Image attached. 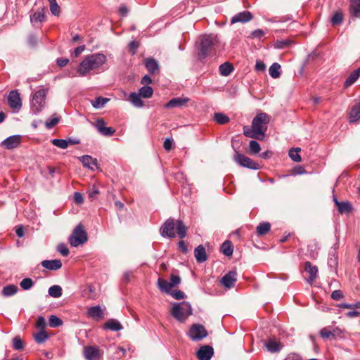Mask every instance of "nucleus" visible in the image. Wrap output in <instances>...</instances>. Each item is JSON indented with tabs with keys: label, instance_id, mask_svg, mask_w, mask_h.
Returning <instances> with one entry per match:
<instances>
[{
	"label": "nucleus",
	"instance_id": "1",
	"mask_svg": "<svg viewBox=\"0 0 360 360\" xmlns=\"http://www.w3.org/2000/svg\"><path fill=\"white\" fill-rule=\"evenodd\" d=\"M269 122L270 117L266 113H258L253 118L251 127H243V134L249 138L263 141L267 130V124Z\"/></svg>",
	"mask_w": 360,
	"mask_h": 360
},
{
	"label": "nucleus",
	"instance_id": "2",
	"mask_svg": "<svg viewBox=\"0 0 360 360\" xmlns=\"http://www.w3.org/2000/svg\"><path fill=\"white\" fill-rule=\"evenodd\" d=\"M106 62V56L103 53H94L86 56L79 65L77 72L84 77L91 71L98 70Z\"/></svg>",
	"mask_w": 360,
	"mask_h": 360
},
{
	"label": "nucleus",
	"instance_id": "3",
	"mask_svg": "<svg viewBox=\"0 0 360 360\" xmlns=\"http://www.w3.org/2000/svg\"><path fill=\"white\" fill-rule=\"evenodd\" d=\"M175 231H176V234L180 238H184L186 236L188 228L181 220L169 218L160 229V235L165 238H175Z\"/></svg>",
	"mask_w": 360,
	"mask_h": 360
},
{
	"label": "nucleus",
	"instance_id": "4",
	"mask_svg": "<svg viewBox=\"0 0 360 360\" xmlns=\"http://www.w3.org/2000/svg\"><path fill=\"white\" fill-rule=\"evenodd\" d=\"M219 46L220 41L217 35L210 34L201 36L198 53L199 60H203L207 56L214 54Z\"/></svg>",
	"mask_w": 360,
	"mask_h": 360
},
{
	"label": "nucleus",
	"instance_id": "5",
	"mask_svg": "<svg viewBox=\"0 0 360 360\" xmlns=\"http://www.w3.org/2000/svg\"><path fill=\"white\" fill-rule=\"evenodd\" d=\"M172 315L180 322H184L192 314L191 306L188 302L175 303L171 311Z\"/></svg>",
	"mask_w": 360,
	"mask_h": 360
},
{
	"label": "nucleus",
	"instance_id": "6",
	"mask_svg": "<svg viewBox=\"0 0 360 360\" xmlns=\"http://www.w3.org/2000/svg\"><path fill=\"white\" fill-rule=\"evenodd\" d=\"M87 234L82 224H78L69 238V243L72 247H77L87 241Z\"/></svg>",
	"mask_w": 360,
	"mask_h": 360
},
{
	"label": "nucleus",
	"instance_id": "7",
	"mask_svg": "<svg viewBox=\"0 0 360 360\" xmlns=\"http://www.w3.org/2000/svg\"><path fill=\"white\" fill-rule=\"evenodd\" d=\"M46 94L47 89H40L34 94L31 105L32 110L34 113L39 112L44 107Z\"/></svg>",
	"mask_w": 360,
	"mask_h": 360
},
{
	"label": "nucleus",
	"instance_id": "8",
	"mask_svg": "<svg viewBox=\"0 0 360 360\" xmlns=\"http://www.w3.org/2000/svg\"><path fill=\"white\" fill-rule=\"evenodd\" d=\"M234 160L239 165L248 169L257 170L260 168L259 165L257 162L243 154L240 153L238 151H235Z\"/></svg>",
	"mask_w": 360,
	"mask_h": 360
},
{
	"label": "nucleus",
	"instance_id": "9",
	"mask_svg": "<svg viewBox=\"0 0 360 360\" xmlns=\"http://www.w3.org/2000/svg\"><path fill=\"white\" fill-rule=\"evenodd\" d=\"M103 354V351L97 346L84 347L83 355L86 360H101Z\"/></svg>",
	"mask_w": 360,
	"mask_h": 360
},
{
	"label": "nucleus",
	"instance_id": "10",
	"mask_svg": "<svg viewBox=\"0 0 360 360\" xmlns=\"http://www.w3.org/2000/svg\"><path fill=\"white\" fill-rule=\"evenodd\" d=\"M188 336L193 341H199L207 336V332L202 325L193 324L188 331Z\"/></svg>",
	"mask_w": 360,
	"mask_h": 360
},
{
	"label": "nucleus",
	"instance_id": "11",
	"mask_svg": "<svg viewBox=\"0 0 360 360\" xmlns=\"http://www.w3.org/2000/svg\"><path fill=\"white\" fill-rule=\"evenodd\" d=\"M9 106L15 111H19L22 107V101L20 94L17 90H13L9 93L8 97Z\"/></svg>",
	"mask_w": 360,
	"mask_h": 360
},
{
	"label": "nucleus",
	"instance_id": "12",
	"mask_svg": "<svg viewBox=\"0 0 360 360\" xmlns=\"http://www.w3.org/2000/svg\"><path fill=\"white\" fill-rule=\"evenodd\" d=\"M237 281V273L236 271H230L221 278V284L226 288H233Z\"/></svg>",
	"mask_w": 360,
	"mask_h": 360
},
{
	"label": "nucleus",
	"instance_id": "13",
	"mask_svg": "<svg viewBox=\"0 0 360 360\" xmlns=\"http://www.w3.org/2000/svg\"><path fill=\"white\" fill-rule=\"evenodd\" d=\"M252 18L253 15L250 11H244L233 15L231 20V24L238 22L245 23L250 21Z\"/></svg>",
	"mask_w": 360,
	"mask_h": 360
},
{
	"label": "nucleus",
	"instance_id": "14",
	"mask_svg": "<svg viewBox=\"0 0 360 360\" xmlns=\"http://www.w3.org/2000/svg\"><path fill=\"white\" fill-rule=\"evenodd\" d=\"M214 354V349L210 345H204L200 347L197 352V357L199 360H210Z\"/></svg>",
	"mask_w": 360,
	"mask_h": 360
},
{
	"label": "nucleus",
	"instance_id": "15",
	"mask_svg": "<svg viewBox=\"0 0 360 360\" xmlns=\"http://www.w3.org/2000/svg\"><path fill=\"white\" fill-rule=\"evenodd\" d=\"M21 142V136L20 135L11 136L6 139L1 145L7 149H13L17 148Z\"/></svg>",
	"mask_w": 360,
	"mask_h": 360
},
{
	"label": "nucleus",
	"instance_id": "16",
	"mask_svg": "<svg viewBox=\"0 0 360 360\" xmlns=\"http://www.w3.org/2000/svg\"><path fill=\"white\" fill-rule=\"evenodd\" d=\"M105 122L103 119H98L96 121V127L98 131L103 136H111L115 132V129L110 127H105Z\"/></svg>",
	"mask_w": 360,
	"mask_h": 360
},
{
	"label": "nucleus",
	"instance_id": "17",
	"mask_svg": "<svg viewBox=\"0 0 360 360\" xmlns=\"http://www.w3.org/2000/svg\"><path fill=\"white\" fill-rule=\"evenodd\" d=\"M348 11L351 17L360 18V0H350Z\"/></svg>",
	"mask_w": 360,
	"mask_h": 360
},
{
	"label": "nucleus",
	"instance_id": "18",
	"mask_svg": "<svg viewBox=\"0 0 360 360\" xmlns=\"http://www.w3.org/2000/svg\"><path fill=\"white\" fill-rule=\"evenodd\" d=\"M144 65L150 74L154 75L160 71L159 65L153 58H147L144 60Z\"/></svg>",
	"mask_w": 360,
	"mask_h": 360
},
{
	"label": "nucleus",
	"instance_id": "19",
	"mask_svg": "<svg viewBox=\"0 0 360 360\" xmlns=\"http://www.w3.org/2000/svg\"><path fill=\"white\" fill-rule=\"evenodd\" d=\"M304 270L309 274L307 281L310 283H313L317 277L318 268L316 266H312L310 262L304 263Z\"/></svg>",
	"mask_w": 360,
	"mask_h": 360
},
{
	"label": "nucleus",
	"instance_id": "20",
	"mask_svg": "<svg viewBox=\"0 0 360 360\" xmlns=\"http://www.w3.org/2000/svg\"><path fill=\"white\" fill-rule=\"evenodd\" d=\"M333 201L339 213L345 214L352 212V206L349 202H339L335 196L333 197Z\"/></svg>",
	"mask_w": 360,
	"mask_h": 360
},
{
	"label": "nucleus",
	"instance_id": "21",
	"mask_svg": "<svg viewBox=\"0 0 360 360\" xmlns=\"http://www.w3.org/2000/svg\"><path fill=\"white\" fill-rule=\"evenodd\" d=\"M84 167H87L91 170H94V167H98L97 160L93 158L90 155H83L79 158Z\"/></svg>",
	"mask_w": 360,
	"mask_h": 360
},
{
	"label": "nucleus",
	"instance_id": "22",
	"mask_svg": "<svg viewBox=\"0 0 360 360\" xmlns=\"http://www.w3.org/2000/svg\"><path fill=\"white\" fill-rule=\"evenodd\" d=\"M41 266L49 270L56 271L62 267V262L60 259L44 260Z\"/></svg>",
	"mask_w": 360,
	"mask_h": 360
},
{
	"label": "nucleus",
	"instance_id": "23",
	"mask_svg": "<svg viewBox=\"0 0 360 360\" xmlns=\"http://www.w3.org/2000/svg\"><path fill=\"white\" fill-rule=\"evenodd\" d=\"M194 255L197 262L202 263L207 259L205 248L202 245H198L194 250Z\"/></svg>",
	"mask_w": 360,
	"mask_h": 360
},
{
	"label": "nucleus",
	"instance_id": "24",
	"mask_svg": "<svg viewBox=\"0 0 360 360\" xmlns=\"http://www.w3.org/2000/svg\"><path fill=\"white\" fill-rule=\"evenodd\" d=\"M360 77V67L352 72L344 83V88L347 89L354 84Z\"/></svg>",
	"mask_w": 360,
	"mask_h": 360
},
{
	"label": "nucleus",
	"instance_id": "25",
	"mask_svg": "<svg viewBox=\"0 0 360 360\" xmlns=\"http://www.w3.org/2000/svg\"><path fill=\"white\" fill-rule=\"evenodd\" d=\"M265 347L269 352L272 353L278 352L282 348L281 342L273 339H269L266 340L265 342Z\"/></svg>",
	"mask_w": 360,
	"mask_h": 360
},
{
	"label": "nucleus",
	"instance_id": "26",
	"mask_svg": "<svg viewBox=\"0 0 360 360\" xmlns=\"http://www.w3.org/2000/svg\"><path fill=\"white\" fill-rule=\"evenodd\" d=\"M87 315L94 319L99 320L103 317V312L100 306H94L88 309Z\"/></svg>",
	"mask_w": 360,
	"mask_h": 360
},
{
	"label": "nucleus",
	"instance_id": "27",
	"mask_svg": "<svg viewBox=\"0 0 360 360\" xmlns=\"http://www.w3.org/2000/svg\"><path fill=\"white\" fill-rule=\"evenodd\" d=\"M103 328L112 331H119L122 330L123 327L117 320L111 319L105 323Z\"/></svg>",
	"mask_w": 360,
	"mask_h": 360
},
{
	"label": "nucleus",
	"instance_id": "28",
	"mask_svg": "<svg viewBox=\"0 0 360 360\" xmlns=\"http://www.w3.org/2000/svg\"><path fill=\"white\" fill-rule=\"evenodd\" d=\"M271 224L267 221H263L258 224L256 228V233L258 236L266 235L271 230Z\"/></svg>",
	"mask_w": 360,
	"mask_h": 360
},
{
	"label": "nucleus",
	"instance_id": "29",
	"mask_svg": "<svg viewBox=\"0 0 360 360\" xmlns=\"http://www.w3.org/2000/svg\"><path fill=\"white\" fill-rule=\"evenodd\" d=\"M188 101V98H174L171 99L169 102H167L165 107L167 108H172L176 107H181L186 104Z\"/></svg>",
	"mask_w": 360,
	"mask_h": 360
},
{
	"label": "nucleus",
	"instance_id": "30",
	"mask_svg": "<svg viewBox=\"0 0 360 360\" xmlns=\"http://www.w3.org/2000/svg\"><path fill=\"white\" fill-rule=\"evenodd\" d=\"M344 20V14L341 10L336 11L333 13L331 18L330 22L333 26L340 25L342 23Z\"/></svg>",
	"mask_w": 360,
	"mask_h": 360
},
{
	"label": "nucleus",
	"instance_id": "31",
	"mask_svg": "<svg viewBox=\"0 0 360 360\" xmlns=\"http://www.w3.org/2000/svg\"><path fill=\"white\" fill-rule=\"evenodd\" d=\"M233 70V65L229 62L222 63L219 68V72L223 76H229Z\"/></svg>",
	"mask_w": 360,
	"mask_h": 360
},
{
	"label": "nucleus",
	"instance_id": "32",
	"mask_svg": "<svg viewBox=\"0 0 360 360\" xmlns=\"http://www.w3.org/2000/svg\"><path fill=\"white\" fill-rule=\"evenodd\" d=\"M141 95L136 92L129 94V101L136 107L141 108L143 106V102L141 99Z\"/></svg>",
	"mask_w": 360,
	"mask_h": 360
},
{
	"label": "nucleus",
	"instance_id": "33",
	"mask_svg": "<svg viewBox=\"0 0 360 360\" xmlns=\"http://www.w3.org/2000/svg\"><path fill=\"white\" fill-rule=\"evenodd\" d=\"M360 119V103L353 106L349 114V122H354Z\"/></svg>",
	"mask_w": 360,
	"mask_h": 360
},
{
	"label": "nucleus",
	"instance_id": "34",
	"mask_svg": "<svg viewBox=\"0 0 360 360\" xmlns=\"http://www.w3.org/2000/svg\"><path fill=\"white\" fill-rule=\"evenodd\" d=\"M34 339L37 344L45 342L49 338V335L45 330H39V332L34 334Z\"/></svg>",
	"mask_w": 360,
	"mask_h": 360
},
{
	"label": "nucleus",
	"instance_id": "35",
	"mask_svg": "<svg viewBox=\"0 0 360 360\" xmlns=\"http://www.w3.org/2000/svg\"><path fill=\"white\" fill-rule=\"evenodd\" d=\"M158 285L161 291H163L167 293H169L172 286L170 284V282L159 278L158 280Z\"/></svg>",
	"mask_w": 360,
	"mask_h": 360
},
{
	"label": "nucleus",
	"instance_id": "36",
	"mask_svg": "<svg viewBox=\"0 0 360 360\" xmlns=\"http://www.w3.org/2000/svg\"><path fill=\"white\" fill-rule=\"evenodd\" d=\"M221 252L226 256H231L233 254V245L231 241L226 240L221 246Z\"/></svg>",
	"mask_w": 360,
	"mask_h": 360
},
{
	"label": "nucleus",
	"instance_id": "37",
	"mask_svg": "<svg viewBox=\"0 0 360 360\" xmlns=\"http://www.w3.org/2000/svg\"><path fill=\"white\" fill-rule=\"evenodd\" d=\"M320 335L324 339H335V330H332L330 327H325L320 330Z\"/></svg>",
	"mask_w": 360,
	"mask_h": 360
},
{
	"label": "nucleus",
	"instance_id": "38",
	"mask_svg": "<svg viewBox=\"0 0 360 360\" xmlns=\"http://www.w3.org/2000/svg\"><path fill=\"white\" fill-rule=\"evenodd\" d=\"M280 70L281 65L278 63H273L269 70L270 76L274 79L278 78L281 76Z\"/></svg>",
	"mask_w": 360,
	"mask_h": 360
},
{
	"label": "nucleus",
	"instance_id": "39",
	"mask_svg": "<svg viewBox=\"0 0 360 360\" xmlns=\"http://www.w3.org/2000/svg\"><path fill=\"white\" fill-rule=\"evenodd\" d=\"M139 94L142 98H149L153 96V89L149 86H143L139 90Z\"/></svg>",
	"mask_w": 360,
	"mask_h": 360
},
{
	"label": "nucleus",
	"instance_id": "40",
	"mask_svg": "<svg viewBox=\"0 0 360 360\" xmlns=\"http://www.w3.org/2000/svg\"><path fill=\"white\" fill-rule=\"evenodd\" d=\"M18 290V288L17 285L13 284L8 285L3 288L2 294L6 297L11 296L15 295L17 292Z\"/></svg>",
	"mask_w": 360,
	"mask_h": 360
},
{
	"label": "nucleus",
	"instance_id": "41",
	"mask_svg": "<svg viewBox=\"0 0 360 360\" xmlns=\"http://www.w3.org/2000/svg\"><path fill=\"white\" fill-rule=\"evenodd\" d=\"M214 121L219 124H225L230 121V118L221 112H216L214 116Z\"/></svg>",
	"mask_w": 360,
	"mask_h": 360
},
{
	"label": "nucleus",
	"instance_id": "42",
	"mask_svg": "<svg viewBox=\"0 0 360 360\" xmlns=\"http://www.w3.org/2000/svg\"><path fill=\"white\" fill-rule=\"evenodd\" d=\"M300 150H301L300 148H292L290 149L288 154L292 160H293L294 162H301L302 158L299 154Z\"/></svg>",
	"mask_w": 360,
	"mask_h": 360
},
{
	"label": "nucleus",
	"instance_id": "43",
	"mask_svg": "<svg viewBox=\"0 0 360 360\" xmlns=\"http://www.w3.org/2000/svg\"><path fill=\"white\" fill-rule=\"evenodd\" d=\"M49 294L54 298L60 297L62 295V288L58 285H54L49 288Z\"/></svg>",
	"mask_w": 360,
	"mask_h": 360
},
{
	"label": "nucleus",
	"instance_id": "44",
	"mask_svg": "<svg viewBox=\"0 0 360 360\" xmlns=\"http://www.w3.org/2000/svg\"><path fill=\"white\" fill-rule=\"evenodd\" d=\"M109 98H103L102 96L97 97L94 101H91V104L95 108H103L105 104L109 101Z\"/></svg>",
	"mask_w": 360,
	"mask_h": 360
},
{
	"label": "nucleus",
	"instance_id": "45",
	"mask_svg": "<svg viewBox=\"0 0 360 360\" xmlns=\"http://www.w3.org/2000/svg\"><path fill=\"white\" fill-rule=\"evenodd\" d=\"M45 14L43 11H36L30 17L32 22H41L45 20Z\"/></svg>",
	"mask_w": 360,
	"mask_h": 360
},
{
	"label": "nucleus",
	"instance_id": "46",
	"mask_svg": "<svg viewBox=\"0 0 360 360\" xmlns=\"http://www.w3.org/2000/svg\"><path fill=\"white\" fill-rule=\"evenodd\" d=\"M261 150L259 143L254 140H252L249 143V153L250 154H257Z\"/></svg>",
	"mask_w": 360,
	"mask_h": 360
},
{
	"label": "nucleus",
	"instance_id": "47",
	"mask_svg": "<svg viewBox=\"0 0 360 360\" xmlns=\"http://www.w3.org/2000/svg\"><path fill=\"white\" fill-rule=\"evenodd\" d=\"M63 324L62 320L55 315H51L49 319V325L51 328H56Z\"/></svg>",
	"mask_w": 360,
	"mask_h": 360
},
{
	"label": "nucleus",
	"instance_id": "48",
	"mask_svg": "<svg viewBox=\"0 0 360 360\" xmlns=\"http://www.w3.org/2000/svg\"><path fill=\"white\" fill-rule=\"evenodd\" d=\"M51 143L55 146H57L62 149H65L68 147V141L65 139H54L51 140Z\"/></svg>",
	"mask_w": 360,
	"mask_h": 360
},
{
	"label": "nucleus",
	"instance_id": "49",
	"mask_svg": "<svg viewBox=\"0 0 360 360\" xmlns=\"http://www.w3.org/2000/svg\"><path fill=\"white\" fill-rule=\"evenodd\" d=\"M87 193L89 198L93 200L94 199L97 198V196L100 193V191L96 186L93 185L91 188H89Z\"/></svg>",
	"mask_w": 360,
	"mask_h": 360
},
{
	"label": "nucleus",
	"instance_id": "50",
	"mask_svg": "<svg viewBox=\"0 0 360 360\" xmlns=\"http://www.w3.org/2000/svg\"><path fill=\"white\" fill-rule=\"evenodd\" d=\"M34 285V282L30 278H26L22 280V281L20 283V287L23 290H29Z\"/></svg>",
	"mask_w": 360,
	"mask_h": 360
},
{
	"label": "nucleus",
	"instance_id": "51",
	"mask_svg": "<svg viewBox=\"0 0 360 360\" xmlns=\"http://www.w3.org/2000/svg\"><path fill=\"white\" fill-rule=\"evenodd\" d=\"M13 347L15 350H22L24 348V342L19 337L13 339Z\"/></svg>",
	"mask_w": 360,
	"mask_h": 360
},
{
	"label": "nucleus",
	"instance_id": "52",
	"mask_svg": "<svg viewBox=\"0 0 360 360\" xmlns=\"http://www.w3.org/2000/svg\"><path fill=\"white\" fill-rule=\"evenodd\" d=\"M59 120L60 119L58 117H52L46 121L45 126L47 129H51L59 122Z\"/></svg>",
	"mask_w": 360,
	"mask_h": 360
},
{
	"label": "nucleus",
	"instance_id": "53",
	"mask_svg": "<svg viewBox=\"0 0 360 360\" xmlns=\"http://www.w3.org/2000/svg\"><path fill=\"white\" fill-rule=\"evenodd\" d=\"M36 327L40 330H45L44 329L46 327V321L43 316H40L38 317L36 322Z\"/></svg>",
	"mask_w": 360,
	"mask_h": 360
},
{
	"label": "nucleus",
	"instance_id": "54",
	"mask_svg": "<svg viewBox=\"0 0 360 360\" xmlns=\"http://www.w3.org/2000/svg\"><path fill=\"white\" fill-rule=\"evenodd\" d=\"M57 250L63 256H68L70 253L66 245L63 243L59 244L58 245Z\"/></svg>",
	"mask_w": 360,
	"mask_h": 360
},
{
	"label": "nucleus",
	"instance_id": "55",
	"mask_svg": "<svg viewBox=\"0 0 360 360\" xmlns=\"http://www.w3.org/2000/svg\"><path fill=\"white\" fill-rule=\"evenodd\" d=\"M170 294L176 300H181L185 297L184 292L179 290H174L170 292Z\"/></svg>",
	"mask_w": 360,
	"mask_h": 360
},
{
	"label": "nucleus",
	"instance_id": "56",
	"mask_svg": "<svg viewBox=\"0 0 360 360\" xmlns=\"http://www.w3.org/2000/svg\"><path fill=\"white\" fill-rule=\"evenodd\" d=\"M181 283V278L179 276L172 274L170 276V284L172 288L178 285Z\"/></svg>",
	"mask_w": 360,
	"mask_h": 360
},
{
	"label": "nucleus",
	"instance_id": "57",
	"mask_svg": "<svg viewBox=\"0 0 360 360\" xmlns=\"http://www.w3.org/2000/svg\"><path fill=\"white\" fill-rule=\"evenodd\" d=\"M139 46V43L136 41H131L129 44V50L132 53L134 54L136 52L137 49Z\"/></svg>",
	"mask_w": 360,
	"mask_h": 360
},
{
	"label": "nucleus",
	"instance_id": "58",
	"mask_svg": "<svg viewBox=\"0 0 360 360\" xmlns=\"http://www.w3.org/2000/svg\"><path fill=\"white\" fill-rule=\"evenodd\" d=\"M344 297L343 293L340 290H334L331 294V298L334 300H340Z\"/></svg>",
	"mask_w": 360,
	"mask_h": 360
},
{
	"label": "nucleus",
	"instance_id": "59",
	"mask_svg": "<svg viewBox=\"0 0 360 360\" xmlns=\"http://www.w3.org/2000/svg\"><path fill=\"white\" fill-rule=\"evenodd\" d=\"M305 173L306 170L302 166H296L292 170V174L293 175L303 174Z\"/></svg>",
	"mask_w": 360,
	"mask_h": 360
},
{
	"label": "nucleus",
	"instance_id": "60",
	"mask_svg": "<svg viewBox=\"0 0 360 360\" xmlns=\"http://www.w3.org/2000/svg\"><path fill=\"white\" fill-rule=\"evenodd\" d=\"M316 249H317V244L316 243L309 244L308 245V250H311V254L310 255H311V257H315L317 256L318 252L316 251Z\"/></svg>",
	"mask_w": 360,
	"mask_h": 360
},
{
	"label": "nucleus",
	"instance_id": "61",
	"mask_svg": "<svg viewBox=\"0 0 360 360\" xmlns=\"http://www.w3.org/2000/svg\"><path fill=\"white\" fill-rule=\"evenodd\" d=\"M50 11L51 13L56 16H59L60 13V8L58 4L50 5Z\"/></svg>",
	"mask_w": 360,
	"mask_h": 360
},
{
	"label": "nucleus",
	"instance_id": "62",
	"mask_svg": "<svg viewBox=\"0 0 360 360\" xmlns=\"http://www.w3.org/2000/svg\"><path fill=\"white\" fill-rule=\"evenodd\" d=\"M264 35V32L261 29L255 30L251 33V36L252 38L260 39Z\"/></svg>",
	"mask_w": 360,
	"mask_h": 360
},
{
	"label": "nucleus",
	"instance_id": "63",
	"mask_svg": "<svg viewBox=\"0 0 360 360\" xmlns=\"http://www.w3.org/2000/svg\"><path fill=\"white\" fill-rule=\"evenodd\" d=\"M27 44L30 46L34 47L37 44V37L33 34L30 35L27 38Z\"/></svg>",
	"mask_w": 360,
	"mask_h": 360
},
{
	"label": "nucleus",
	"instance_id": "64",
	"mask_svg": "<svg viewBox=\"0 0 360 360\" xmlns=\"http://www.w3.org/2000/svg\"><path fill=\"white\" fill-rule=\"evenodd\" d=\"M69 63V59L66 58H59L57 59L56 63L57 65L60 67H65Z\"/></svg>",
	"mask_w": 360,
	"mask_h": 360
}]
</instances>
